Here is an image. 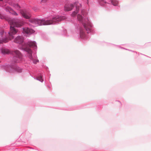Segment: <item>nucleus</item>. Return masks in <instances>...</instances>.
I'll return each mask as SVG.
<instances>
[{
	"label": "nucleus",
	"instance_id": "nucleus-11",
	"mask_svg": "<svg viewBox=\"0 0 151 151\" xmlns=\"http://www.w3.org/2000/svg\"><path fill=\"white\" fill-rule=\"evenodd\" d=\"M73 5L72 4L66 5L65 6L64 10L65 11H70L73 9Z\"/></svg>",
	"mask_w": 151,
	"mask_h": 151
},
{
	"label": "nucleus",
	"instance_id": "nucleus-12",
	"mask_svg": "<svg viewBox=\"0 0 151 151\" xmlns=\"http://www.w3.org/2000/svg\"><path fill=\"white\" fill-rule=\"evenodd\" d=\"M22 58H19L18 57L14 56L13 58L12 62L15 63H19L22 60Z\"/></svg>",
	"mask_w": 151,
	"mask_h": 151
},
{
	"label": "nucleus",
	"instance_id": "nucleus-10",
	"mask_svg": "<svg viewBox=\"0 0 151 151\" xmlns=\"http://www.w3.org/2000/svg\"><path fill=\"white\" fill-rule=\"evenodd\" d=\"M14 56L18 57L19 58H22V55L21 52L18 50H16L13 51Z\"/></svg>",
	"mask_w": 151,
	"mask_h": 151
},
{
	"label": "nucleus",
	"instance_id": "nucleus-7",
	"mask_svg": "<svg viewBox=\"0 0 151 151\" xmlns=\"http://www.w3.org/2000/svg\"><path fill=\"white\" fill-rule=\"evenodd\" d=\"M75 4L76 6V11L73 12L71 16L72 17L75 16L78 12V11L79 10V5L80 6H81V4H79L78 2L77 1L75 2Z\"/></svg>",
	"mask_w": 151,
	"mask_h": 151
},
{
	"label": "nucleus",
	"instance_id": "nucleus-22",
	"mask_svg": "<svg viewBox=\"0 0 151 151\" xmlns=\"http://www.w3.org/2000/svg\"><path fill=\"white\" fill-rule=\"evenodd\" d=\"M4 17L1 15H0V18L1 19H3L4 18Z\"/></svg>",
	"mask_w": 151,
	"mask_h": 151
},
{
	"label": "nucleus",
	"instance_id": "nucleus-3",
	"mask_svg": "<svg viewBox=\"0 0 151 151\" xmlns=\"http://www.w3.org/2000/svg\"><path fill=\"white\" fill-rule=\"evenodd\" d=\"M77 19L78 21L82 23L86 30L88 31V32L90 31L91 25L88 18L84 17L82 15L78 14L77 15Z\"/></svg>",
	"mask_w": 151,
	"mask_h": 151
},
{
	"label": "nucleus",
	"instance_id": "nucleus-14",
	"mask_svg": "<svg viewBox=\"0 0 151 151\" xmlns=\"http://www.w3.org/2000/svg\"><path fill=\"white\" fill-rule=\"evenodd\" d=\"M27 44L30 47L35 48L37 47L35 42H29Z\"/></svg>",
	"mask_w": 151,
	"mask_h": 151
},
{
	"label": "nucleus",
	"instance_id": "nucleus-8",
	"mask_svg": "<svg viewBox=\"0 0 151 151\" xmlns=\"http://www.w3.org/2000/svg\"><path fill=\"white\" fill-rule=\"evenodd\" d=\"M23 32L27 34H31L35 32L34 30L28 27H24L23 28Z\"/></svg>",
	"mask_w": 151,
	"mask_h": 151
},
{
	"label": "nucleus",
	"instance_id": "nucleus-4",
	"mask_svg": "<svg viewBox=\"0 0 151 151\" xmlns=\"http://www.w3.org/2000/svg\"><path fill=\"white\" fill-rule=\"evenodd\" d=\"M22 49H23L25 51H26L27 52V53L29 54V57L30 59L32 60L33 63L34 64H36L37 62H38L39 60H32V51L30 48H29L27 47H22Z\"/></svg>",
	"mask_w": 151,
	"mask_h": 151
},
{
	"label": "nucleus",
	"instance_id": "nucleus-18",
	"mask_svg": "<svg viewBox=\"0 0 151 151\" xmlns=\"http://www.w3.org/2000/svg\"><path fill=\"white\" fill-rule=\"evenodd\" d=\"M13 6L17 9H19L20 8V6L17 4H14L13 5Z\"/></svg>",
	"mask_w": 151,
	"mask_h": 151
},
{
	"label": "nucleus",
	"instance_id": "nucleus-5",
	"mask_svg": "<svg viewBox=\"0 0 151 151\" xmlns=\"http://www.w3.org/2000/svg\"><path fill=\"white\" fill-rule=\"evenodd\" d=\"M9 71L10 73H14L15 71L20 73L22 71V69L17 66L13 67L11 66L10 67V69L9 70Z\"/></svg>",
	"mask_w": 151,
	"mask_h": 151
},
{
	"label": "nucleus",
	"instance_id": "nucleus-20",
	"mask_svg": "<svg viewBox=\"0 0 151 151\" xmlns=\"http://www.w3.org/2000/svg\"><path fill=\"white\" fill-rule=\"evenodd\" d=\"M100 4H101L104 5V3H106V2L104 1V0H99Z\"/></svg>",
	"mask_w": 151,
	"mask_h": 151
},
{
	"label": "nucleus",
	"instance_id": "nucleus-21",
	"mask_svg": "<svg viewBox=\"0 0 151 151\" xmlns=\"http://www.w3.org/2000/svg\"><path fill=\"white\" fill-rule=\"evenodd\" d=\"M48 0H42L41 1V3H45Z\"/></svg>",
	"mask_w": 151,
	"mask_h": 151
},
{
	"label": "nucleus",
	"instance_id": "nucleus-24",
	"mask_svg": "<svg viewBox=\"0 0 151 151\" xmlns=\"http://www.w3.org/2000/svg\"><path fill=\"white\" fill-rule=\"evenodd\" d=\"M2 0H0V1H2Z\"/></svg>",
	"mask_w": 151,
	"mask_h": 151
},
{
	"label": "nucleus",
	"instance_id": "nucleus-2",
	"mask_svg": "<svg viewBox=\"0 0 151 151\" xmlns=\"http://www.w3.org/2000/svg\"><path fill=\"white\" fill-rule=\"evenodd\" d=\"M65 19V17L57 16L53 17L52 20H45L44 19H30V21L33 24L39 25H48L53 24L55 22H60Z\"/></svg>",
	"mask_w": 151,
	"mask_h": 151
},
{
	"label": "nucleus",
	"instance_id": "nucleus-9",
	"mask_svg": "<svg viewBox=\"0 0 151 151\" xmlns=\"http://www.w3.org/2000/svg\"><path fill=\"white\" fill-rule=\"evenodd\" d=\"M23 41V39L22 36H18L14 40V42L16 43L21 44Z\"/></svg>",
	"mask_w": 151,
	"mask_h": 151
},
{
	"label": "nucleus",
	"instance_id": "nucleus-23",
	"mask_svg": "<svg viewBox=\"0 0 151 151\" xmlns=\"http://www.w3.org/2000/svg\"><path fill=\"white\" fill-rule=\"evenodd\" d=\"M0 33L1 34V35H2V34H4V32L3 30L1 31V32H0Z\"/></svg>",
	"mask_w": 151,
	"mask_h": 151
},
{
	"label": "nucleus",
	"instance_id": "nucleus-13",
	"mask_svg": "<svg viewBox=\"0 0 151 151\" xmlns=\"http://www.w3.org/2000/svg\"><path fill=\"white\" fill-rule=\"evenodd\" d=\"M0 50L1 53L4 55L8 54L10 52V50L9 49L5 48H1Z\"/></svg>",
	"mask_w": 151,
	"mask_h": 151
},
{
	"label": "nucleus",
	"instance_id": "nucleus-17",
	"mask_svg": "<svg viewBox=\"0 0 151 151\" xmlns=\"http://www.w3.org/2000/svg\"><path fill=\"white\" fill-rule=\"evenodd\" d=\"M111 3L113 5L115 6H117L118 4V2L115 0H112L111 1Z\"/></svg>",
	"mask_w": 151,
	"mask_h": 151
},
{
	"label": "nucleus",
	"instance_id": "nucleus-19",
	"mask_svg": "<svg viewBox=\"0 0 151 151\" xmlns=\"http://www.w3.org/2000/svg\"><path fill=\"white\" fill-rule=\"evenodd\" d=\"M37 79L41 82H42L43 81L42 77L40 76H39L37 78Z\"/></svg>",
	"mask_w": 151,
	"mask_h": 151
},
{
	"label": "nucleus",
	"instance_id": "nucleus-15",
	"mask_svg": "<svg viewBox=\"0 0 151 151\" xmlns=\"http://www.w3.org/2000/svg\"><path fill=\"white\" fill-rule=\"evenodd\" d=\"M6 9L10 13L16 16H17L18 15V14L16 12L13 10L9 7H8Z\"/></svg>",
	"mask_w": 151,
	"mask_h": 151
},
{
	"label": "nucleus",
	"instance_id": "nucleus-1",
	"mask_svg": "<svg viewBox=\"0 0 151 151\" xmlns=\"http://www.w3.org/2000/svg\"><path fill=\"white\" fill-rule=\"evenodd\" d=\"M8 22L10 25V31L8 33V37L2 40H0V44L3 42H7L9 40H11L13 39L14 38V35L18 32V30L15 28L14 27H20L24 24V22L18 19H9Z\"/></svg>",
	"mask_w": 151,
	"mask_h": 151
},
{
	"label": "nucleus",
	"instance_id": "nucleus-16",
	"mask_svg": "<svg viewBox=\"0 0 151 151\" xmlns=\"http://www.w3.org/2000/svg\"><path fill=\"white\" fill-rule=\"evenodd\" d=\"M86 36V35L82 29H80V37L82 38H84Z\"/></svg>",
	"mask_w": 151,
	"mask_h": 151
},
{
	"label": "nucleus",
	"instance_id": "nucleus-6",
	"mask_svg": "<svg viewBox=\"0 0 151 151\" xmlns=\"http://www.w3.org/2000/svg\"><path fill=\"white\" fill-rule=\"evenodd\" d=\"M22 16L26 19H29L31 17L30 13L27 11L22 10L20 12Z\"/></svg>",
	"mask_w": 151,
	"mask_h": 151
}]
</instances>
